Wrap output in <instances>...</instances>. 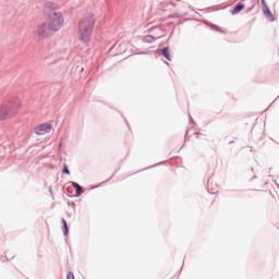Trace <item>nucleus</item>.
Here are the masks:
<instances>
[{"mask_svg": "<svg viewBox=\"0 0 279 279\" xmlns=\"http://www.w3.org/2000/svg\"><path fill=\"white\" fill-rule=\"evenodd\" d=\"M14 114H16V111L13 110L12 106L0 107V121H5L10 117H14Z\"/></svg>", "mask_w": 279, "mask_h": 279, "instance_id": "4", "label": "nucleus"}, {"mask_svg": "<svg viewBox=\"0 0 279 279\" xmlns=\"http://www.w3.org/2000/svg\"><path fill=\"white\" fill-rule=\"evenodd\" d=\"M151 40H154V37H151V35L145 37L146 43H151Z\"/></svg>", "mask_w": 279, "mask_h": 279, "instance_id": "12", "label": "nucleus"}, {"mask_svg": "<svg viewBox=\"0 0 279 279\" xmlns=\"http://www.w3.org/2000/svg\"><path fill=\"white\" fill-rule=\"evenodd\" d=\"M263 12H264V15L266 16V19H268V21L274 22V20H275L274 14L269 10V7L265 5V8H263Z\"/></svg>", "mask_w": 279, "mask_h": 279, "instance_id": "6", "label": "nucleus"}, {"mask_svg": "<svg viewBox=\"0 0 279 279\" xmlns=\"http://www.w3.org/2000/svg\"><path fill=\"white\" fill-rule=\"evenodd\" d=\"M63 173H66V175H71V171H69V167L64 166Z\"/></svg>", "mask_w": 279, "mask_h": 279, "instance_id": "11", "label": "nucleus"}, {"mask_svg": "<svg viewBox=\"0 0 279 279\" xmlns=\"http://www.w3.org/2000/svg\"><path fill=\"white\" fill-rule=\"evenodd\" d=\"M51 28H49V25L47 23H40L37 25L34 34L37 40H47L49 36H51Z\"/></svg>", "mask_w": 279, "mask_h": 279, "instance_id": "3", "label": "nucleus"}, {"mask_svg": "<svg viewBox=\"0 0 279 279\" xmlns=\"http://www.w3.org/2000/svg\"><path fill=\"white\" fill-rule=\"evenodd\" d=\"M51 124L43 123L35 128V134H37V136H45V134H49V132H51Z\"/></svg>", "mask_w": 279, "mask_h": 279, "instance_id": "5", "label": "nucleus"}, {"mask_svg": "<svg viewBox=\"0 0 279 279\" xmlns=\"http://www.w3.org/2000/svg\"><path fill=\"white\" fill-rule=\"evenodd\" d=\"M242 10H245V4L239 3L231 12V14H239Z\"/></svg>", "mask_w": 279, "mask_h": 279, "instance_id": "7", "label": "nucleus"}, {"mask_svg": "<svg viewBox=\"0 0 279 279\" xmlns=\"http://www.w3.org/2000/svg\"><path fill=\"white\" fill-rule=\"evenodd\" d=\"M66 279H75V276L73 275V272H68Z\"/></svg>", "mask_w": 279, "mask_h": 279, "instance_id": "13", "label": "nucleus"}, {"mask_svg": "<svg viewBox=\"0 0 279 279\" xmlns=\"http://www.w3.org/2000/svg\"><path fill=\"white\" fill-rule=\"evenodd\" d=\"M72 186L76 191V197H80V195H82V187H81V185L75 183V182H72Z\"/></svg>", "mask_w": 279, "mask_h": 279, "instance_id": "9", "label": "nucleus"}, {"mask_svg": "<svg viewBox=\"0 0 279 279\" xmlns=\"http://www.w3.org/2000/svg\"><path fill=\"white\" fill-rule=\"evenodd\" d=\"M161 56H165L167 60L171 61V52L169 51V47H166L161 50Z\"/></svg>", "mask_w": 279, "mask_h": 279, "instance_id": "8", "label": "nucleus"}, {"mask_svg": "<svg viewBox=\"0 0 279 279\" xmlns=\"http://www.w3.org/2000/svg\"><path fill=\"white\" fill-rule=\"evenodd\" d=\"M262 4H263V8H265V5H267V2H265V0H262Z\"/></svg>", "mask_w": 279, "mask_h": 279, "instance_id": "14", "label": "nucleus"}, {"mask_svg": "<svg viewBox=\"0 0 279 279\" xmlns=\"http://www.w3.org/2000/svg\"><path fill=\"white\" fill-rule=\"evenodd\" d=\"M63 228H64V234H69V226L66 225V220H62Z\"/></svg>", "mask_w": 279, "mask_h": 279, "instance_id": "10", "label": "nucleus"}, {"mask_svg": "<svg viewBox=\"0 0 279 279\" xmlns=\"http://www.w3.org/2000/svg\"><path fill=\"white\" fill-rule=\"evenodd\" d=\"M46 24L52 32H60L64 27V15L56 9L45 10Z\"/></svg>", "mask_w": 279, "mask_h": 279, "instance_id": "1", "label": "nucleus"}, {"mask_svg": "<svg viewBox=\"0 0 279 279\" xmlns=\"http://www.w3.org/2000/svg\"><path fill=\"white\" fill-rule=\"evenodd\" d=\"M93 27H95V19L87 16L81 20L77 32V36L81 43H90V36H93Z\"/></svg>", "mask_w": 279, "mask_h": 279, "instance_id": "2", "label": "nucleus"}]
</instances>
